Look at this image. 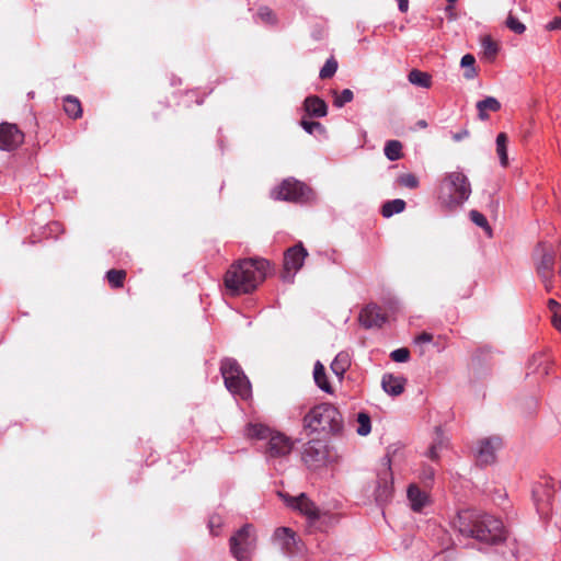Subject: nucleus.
<instances>
[{"mask_svg": "<svg viewBox=\"0 0 561 561\" xmlns=\"http://www.w3.org/2000/svg\"><path fill=\"white\" fill-rule=\"evenodd\" d=\"M350 366L348 356L346 354L340 353L335 356L333 362L331 363L332 371L337 376L342 377L343 374Z\"/></svg>", "mask_w": 561, "mask_h": 561, "instance_id": "cd10ccee", "label": "nucleus"}, {"mask_svg": "<svg viewBox=\"0 0 561 561\" xmlns=\"http://www.w3.org/2000/svg\"><path fill=\"white\" fill-rule=\"evenodd\" d=\"M24 140V134L18 128L15 124L1 123L0 124V149L13 150L18 148Z\"/></svg>", "mask_w": 561, "mask_h": 561, "instance_id": "ddd939ff", "label": "nucleus"}, {"mask_svg": "<svg viewBox=\"0 0 561 561\" xmlns=\"http://www.w3.org/2000/svg\"><path fill=\"white\" fill-rule=\"evenodd\" d=\"M313 379L317 386L327 393H332V387L328 381L324 366L318 360L313 367Z\"/></svg>", "mask_w": 561, "mask_h": 561, "instance_id": "4be33fe9", "label": "nucleus"}, {"mask_svg": "<svg viewBox=\"0 0 561 561\" xmlns=\"http://www.w3.org/2000/svg\"><path fill=\"white\" fill-rule=\"evenodd\" d=\"M49 227H50V230L53 231V230H55V229H58V228L60 227V224H59V222H51V224L49 225Z\"/></svg>", "mask_w": 561, "mask_h": 561, "instance_id": "603ef678", "label": "nucleus"}, {"mask_svg": "<svg viewBox=\"0 0 561 561\" xmlns=\"http://www.w3.org/2000/svg\"><path fill=\"white\" fill-rule=\"evenodd\" d=\"M435 476V470L432 467H425L422 472V480L423 481H432Z\"/></svg>", "mask_w": 561, "mask_h": 561, "instance_id": "a18cd8bd", "label": "nucleus"}, {"mask_svg": "<svg viewBox=\"0 0 561 561\" xmlns=\"http://www.w3.org/2000/svg\"><path fill=\"white\" fill-rule=\"evenodd\" d=\"M448 2V4H451L454 5L455 2H457L458 0H446Z\"/></svg>", "mask_w": 561, "mask_h": 561, "instance_id": "5fc2aeb1", "label": "nucleus"}, {"mask_svg": "<svg viewBox=\"0 0 561 561\" xmlns=\"http://www.w3.org/2000/svg\"><path fill=\"white\" fill-rule=\"evenodd\" d=\"M445 12H446V15H447L448 20L455 21L457 19L454 5L447 4V7L445 8Z\"/></svg>", "mask_w": 561, "mask_h": 561, "instance_id": "8fccbe9b", "label": "nucleus"}, {"mask_svg": "<svg viewBox=\"0 0 561 561\" xmlns=\"http://www.w3.org/2000/svg\"><path fill=\"white\" fill-rule=\"evenodd\" d=\"M405 382L407 380L402 376L385 374L381 379V387L388 394L397 397L403 392Z\"/></svg>", "mask_w": 561, "mask_h": 561, "instance_id": "f3484780", "label": "nucleus"}, {"mask_svg": "<svg viewBox=\"0 0 561 561\" xmlns=\"http://www.w3.org/2000/svg\"><path fill=\"white\" fill-rule=\"evenodd\" d=\"M433 340V335L427 333V332H423L421 333L420 335H417L415 337V343L416 344H424V343H430L432 342Z\"/></svg>", "mask_w": 561, "mask_h": 561, "instance_id": "de8ad7c7", "label": "nucleus"}, {"mask_svg": "<svg viewBox=\"0 0 561 561\" xmlns=\"http://www.w3.org/2000/svg\"><path fill=\"white\" fill-rule=\"evenodd\" d=\"M419 125H420L421 127H426V122L421 121V122L419 123Z\"/></svg>", "mask_w": 561, "mask_h": 561, "instance_id": "864d4df0", "label": "nucleus"}, {"mask_svg": "<svg viewBox=\"0 0 561 561\" xmlns=\"http://www.w3.org/2000/svg\"><path fill=\"white\" fill-rule=\"evenodd\" d=\"M285 503L293 510L300 512L310 520L319 518V510L316 504L309 500V497L301 493L298 496H283Z\"/></svg>", "mask_w": 561, "mask_h": 561, "instance_id": "4468645a", "label": "nucleus"}, {"mask_svg": "<svg viewBox=\"0 0 561 561\" xmlns=\"http://www.w3.org/2000/svg\"><path fill=\"white\" fill-rule=\"evenodd\" d=\"M220 518L219 517H210L208 526L210 528V531L214 536H217L219 531L217 530L220 527Z\"/></svg>", "mask_w": 561, "mask_h": 561, "instance_id": "c03bdc74", "label": "nucleus"}, {"mask_svg": "<svg viewBox=\"0 0 561 561\" xmlns=\"http://www.w3.org/2000/svg\"><path fill=\"white\" fill-rule=\"evenodd\" d=\"M500 108L501 103L493 96H486L477 103L478 116L481 121L489 118L488 112H497Z\"/></svg>", "mask_w": 561, "mask_h": 561, "instance_id": "412c9836", "label": "nucleus"}, {"mask_svg": "<svg viewBox=\"0 0 561 561\" xmlns=\"http://www.w3.org/2000/svg\"><path fill=\"white\" fill-rule=\"evenodd\" d=\"M506 144H507V136L504 133H500L496 137V152L500 158V162L503 167L507 164V150H506Z\"/></svg>", "mask_w": 561, "mask_h": 561, "instance_id": "7c9ffc66", "label": "nucleus"}, {"mask_svg": "<svg viewBox=\"0 0 561 561\" xmlns=\"http://www.w3.org/2000/svg\"><path fill=\"white\" fill-rule=\"evenodd\" d=\"M336 70H337V61L333 57H331L325 61L323 67L320 69L319 77L321 79H329L332 76H334Z\"/></svg>", "mask_w": 561, "mask_h": 561, "instance_id": "e433bc0d", "label": "nucleus"}, {"mask_svg": "<svg viewBox=\"0 0 561 561\" xmlns=\"http://www.w3.org/2000/svg\"><path fill=\"white\" fill-rule=\"evenodd\" d=\"M471 195V185L461 171L448 172L442 179L437 197L442 205L448 209L461 206Z\"/></svg>", "mask_w": 561, "mask_h": 561, "instance_id": "7ed1b4c3", "label": "nucleus"}, {"mask_svg": "<svg viewBox=\"0 0 561 561\" xmlns=\"http://www.w3.org/2000/svg\"><path fill=\"white\" fill-rule=\"evenodd\" d=\"M454 526L462 536L479 541L497 543L505 539V528L501 519L474 510L459 512Z\"/></svg>", "mask_w": 561, "mask_h": 561, "instance_id": "f257e3e1", "label": "nucleus"}, {"mask_svg": "<svg viewBox=\"0 0 561 561\" xmlns=\"http://www.w3.org/2000/svg\"><path fill=\"white\" fill-rule=\"evenodd\" d=\"M481 46L488 56L493 57L497 53V46L490 36H484L481 39Z\"/></svg>", "mask_w": 561, "mask_h": 561, "instance_id": "37998d69", "label": "nucleus"}, {"mask_svg": "<svg viewBox=\"0 0 561 561\" xmlns=\"http://www.w3.org/2000/svg\"><path fill=\"white\" fill-rule=\"evenodd\" d=\"M64 108L66 114L71 118H78L82 115V107L80 101L71 95L64 99Z\"/></svg>", "mask_w": 561, "mask_h": 561, "instance_id": "b1692460", "label": "nucleus"}, {"mask_svg": "<svg viewBox=\"0 0 561 561\" xmlns=\"http://www.w3.org/2000/svg\"><path fill=\"white\" fill-rule=\"evenodd\" d=\"M293 448L291 440L280 433H272L268 437L267 456L270 458L287 456Z\"/></svg>", "mask_w": 561, "mask_h": 561, "instance_id": "2eb2a0df", "label": "nucleus"}, {"mask_svg": "<svg viewBox=\"0 0 561 561\" xmlns=\"http://www.w3.org/2000/svg\"><path fill=\"white\" fill-rule=\"evenodd\" d=\"M547 482L540 483L536 485L533 490V497L537 507V511L539 513H542L545 510V506L548 505L551 501V491L547 486Z\"/></svg>", "mask_w": 561, "mask_h": 561, "instance_id": "aec40b11", "label": "nucleus"}, {"mask_svg": "<svg viewBox=\"0 0 561 561\" xmlns=\"http://www.w3.org/2000/svg\"><path fill=\"white\" fill-rule=\"evenodd\" d=\"M373 488V496L378 506L388 504L393 496V478L390 466V459L383 458L380 468L377 471Z\"/></svg>", "mask_w": 561, "mask_h": 561, "instance_id": "423d86ee", "label": "nucleus"}, {"mask_svg": "<svg viewBox=\"0 0 561 561\" xmlns=\"http://www.w3.org/2000/svg\"><path fill=\"white\" fill-rule=\"evenodd\" d=\"M272 432L261 423H249L245 427V435L250 438L268 439Z\"/></svg>", "mask_w": 561, "mask_h": 561, "instance_id": "5701e85b", "label": "nucleus"}, {"mask_svg": "<svg viewBox=\"0 0 561 561\" xmlns=\"http://www.w3.org/2000/svg\"><path fill=\"white\" fill-rule=\"evenodd\" d=\"M270 263L264 259H244L232 264L225 275V285L233 295L248 294L261 284Z\"/></svg>", "mask_w": 561, "mask_h": 561, "instance_id": "f03ea898", "label": "nucleus"}, {"mask_svg": "<svg viewBox=\"0 0 561 561\" xmlns=\"http://www.w3.org/2000/svg\"><path fill=\"white\" fill-rule=\"evenodd\" d=\"M474 64L476 58L471 54L463 55L460 60L461 67L465 68L463 77L468 80H471L477 76Z\"/></svg>", "mask_w": 561, "mask_h": 561, "instance_id": "c85d7f7f", "label": "nucleus"}, {"mask_svg": "<svg viewBox=\"0 0 561 561\" xmlns=\"http://www.w3.org/2000/svg\"><path fill=\"white\" fill-rule=\"evenodd\" d=\"M304 108L308 115L314 117H324L328 113L327 103L317 95L306 98Z\"/></svg>", "mask_w": 561, "mask_h": 561, "instance_id": "6ab92c4d", "label": "nucleus"}, {"mask_svg": "<svg viewBox=\"0 0 561 561\" xmlns=\"http://www.w3.org/2000/svg\"><path fill=\"white\" fill-rule=\"evenodd\" d=\"M255 20L267 25H274L277 21L275 13L267 7H262L257 10Z\"/></svg>", "mask_w": 561, "mask_h": 561, "instance_id": "473e14b6", "label": "nucleus"}, {"mask_svg": "<svg viewBox=\"0 0 561 561\" xmlns=\"http://www.w3.org/2000/svg\"><path fill=\"white\" fill-rule=\"evenodd\" d=\"M300 125L304 130L310 135L314 134L316 131L321 134L325 133L324 126L319 122L302 119Z\"/></svg>", "mask_w": 561, "mask_h": 561, "instance_id": "4c0bfd02", "label": "nucleus"}, {"mask_svg": "<svg viewBox=\"0 0 561 561\" xmlns=\"http://www.w3.org/2000/svg\"><path fill=\"white\" fill-rule=\"evenodd\" d=\"M560 9H561V3L559 4Z\"/></svg>", "mask_w": 561, "mask_h": 561, "instance_id": "6e6d98bb", "label": "nucleus"}, {"mask_svg": "<svg viewBox=\"0 0 561 561\" xmlns=\"http://www.w3.org/2000/svg\"><path fill=\"white\" fill-rule=\"evenodd\" d=\"M357 422H358V427L356 430L357 434L360 436L368 435L371 431V423H370L369 415L366 413H363V412L358 413Z\"/></svg>", "mask_w": 561, "mask_h": 561, "instance_id": "c9c22d12", "label": "nucleus"}, {"mask_svg": "<svg viewBox=\"0 0 561 561\" xmlns=\"http://www.w3.org/2000/svg\"><path fill=\"white\" fill-rule=\"evenodd\" d=\"M445 447V442L440 431L437 428V437L435 442L428 448L426 456L432 460H438L439 451Z\"/></svg>", "mask_w": 561, "mask_h": 561, "instance_id": "2f4dec72", "label": "nucleus"}, {"mask_svg": "<svg viewBox=\"0 0 561 561\" xmlns=\"http://www.w3.org/2000/svg\"><path fill=\"white\" fill-rule=\"evenodd\" d=\"M505 24L512 32L516 34H523L526 31L525 24L522 23L513 14H508Z\"/></svg>", "mask_w": 561, "mask_h": 561, "instance_id": "58836bf2", "label": "nucleus"}, {"mask_svg": "<svg viewBox=\"0 0 561 561\" xmlns=\"http://www.w3.org/2000/svg\"><path fill=\"white\" fill-rule=\"evenodd\" d=\"M385 156L390 161H397L402 156V144L399 140H388L383 148Z\"/></svg>", "mask_w": 561, "mask_h": 561, "instance_id": "bb28decb", "label": "nucleus"}, {"mask_svg": "<svg viewBox=\"0 0 561 561\" xmlns=\"http://www.w3.org/2000/svg\"><path fill=\"white\" fill-rule=\"evenodd\" d=\"M273 542L284 554L295 556L304 551L302 542L296 537V534L288 527L276 528L273 534Z\"/></svg>", "mask_w": 561, "mask_h": 561, "instance_id": "9d476101", "label": "nucleus"}, {"mask_svg": "<svg viewBox=\"0 0 561 561\" xmlns=\"http://www.w3.org/2000/svg\"><path fill=\"white\" fill-rule=\"evenodd\" d=\"M274 199L288 201L294 203H308L313 199V192L310 187L295 179H286L271 193Z\"/></svg>", "mask_w": 561, "mask_h": 561, "instance_id": "6e6552de", "label": "nucleus"}, {"mask_svg": "<svg viewBox=\"0 0 561 561\" xmlns=\"http://www.w3.org/2000/svg\"><path fill=\"white\" fill-rule=\"evenodd\" d=\"M308 252L302 243L295 244L286 250L284 254V273L283 279L288 283L294 282L297 272L302 267Z\"/></svg>", "mask_w": 561, "mask_h": 561, "instance_id": "1a4fd4ad", "label": "nucleus"}, {"mask_svg": "<svg viewBox=\"0 0 561 561\" xmlns=\"http://www.w3.org/2000/svg\"><path fill=\"white\" fill-rule=\"evenodd\" d=\"M546 28L548 31H557V30H561V16H557L554 18L552 21H550L547 25H546Z\"/></svg>", "mask_w": 561, "mask_h": 561, "instance_id": "49530a36", "label": "nucleus"}, {"mask_svg": "<svg viewBox=\"0 0 561 561\" xmlns=\"http://www.w3.org/2000/svg\"><path fill=\"white\" fill-rule=\"evenodd\" d=\"M540 257L537 262V273L547 291L554 286V255L550 250L540 249Z\"/></svg>", "mask_w": 561, "mask_h": 561, "instance_id": "9b49d317", "label": "nucleus"}, {"mask_svg": "<svg viewBox=\"0 0 561 561\" xmlns=\"http://www.w3.org/2000/svg\"><path fill=\"white\" fill-rule=\"evenodd\" d=\"M405 208V202L403 199L397 198L392 201H388L382 205L381 214L385 218H389L396 214H400Z\"/></svg>", "mask_w": 561, "mask_h": 561, "instance_id": "393cba45", "label": "nucleus"}, {"mask_svg": "<svg viewBox=\"0 0 561 561\" xmlns=\"http://www.w3.org/2000/svg\"><path fill=\"white\" fill-rule=\"evenodd\" d=\"M502 446V440L497 436L485 437L478 442L474 456L481 466L491 465L495 461V453Z\"/></svg>", "mask_w": 561, "mask_h": 561, "instance_id": "f8f14e48", "label": "nucleus"}, {"mask_svg": "<svg viewBox=\"0 0 561 561\" xmlns=\"http://www.w3.org/2000/svg\"><path fill=\"white\" fill-rule=\"evenodd\" d=\"M400 12L404 13L409 10V0H396Z\"/></svg>", "mask_w": 561, "mask_h": 561, "instance_id": "3c124183", "label": "nucleus"}, {"mask_svg": "<svg viewBox=\"0 0 561 561\" xmlns=\"http://www.w3.org/2000/svg\"><path fill=\"white\" fill-rule=\"evenodd\" d=\"M305 427L311 432L337 434L343 428V417L340 411L330 403L312 408L304 419Z\"/></svg>", "mask_w": 561, "mask_h": 561, "instance_id": "20e7f679", "label": "nucleus"}, {"mask_svg": "<svg viewBox=\"0 0 561 561\" xmlns=\"http://www.w3.org/2000/svg\"><path fill=\"white\" fill-rule=\"evenodd\" d=\"M398 183L409 188H416L419 186L417 178L412 173H404L398 178Z\"/></svg>", "mask_w": 561, "mask_h": 561, "instance_id": "a19ab883", "label": "nucleus"}, {"mask_svg": "<svg viewBox=\"0 0 561 561\" xmlns=\"http://www.w3.org/2000/svg\"><path fill=\"white\" fill-rule=\"evenodd\" d=\"M125 276H126V273L123 270H110L106 273V278H107L110 285L114 288H119L123 286Z\"/></svg>", "mask_w": 561, "mask_h": 561, "instance_id": "f704fd0d", "label": "nucleus"}, {"mask_svg": "<svg viewBox=\"0 0 561 561\" xmlns=\"http://www.w3.org/2000/svg\"><path fill=\"white\" fill-rule=\"evenodd\" d=\"M408 79L410 83L426 89L430 88L432 83L431 76L428 73L416 69L409 72Z\"/></svg>", "mask_w": 561, "mask_h": 561, "instance_id": "a878e982", "label": "nucleus"}, {"mask_svg": "<svg viewBox=\"0 0 561 561\" xmlns=\"http://www.w3.org/2000/svg\"><path fill=\"white\" fill-rule=\"evenodd\" d=\"M354 98L350 89H344L340 94H336L333 101L335 107H343L346 103L351 102Z\"/></svg>", "mask_w": 561, "mask_h": 561, "instance_id": "ea45409f", "label": "nucleus"}, {"mask_svg": "<svg viewBox=\"0 0 561 561\" xmlns=\"http://www.w3.org/2000/svg\"><path fill=\"white\" fill-rule=\"evenodd\" d=\"M256 537L254 527L250 524L242 526L230 538V551L238 561H250L255 549Z\"/></svg>", "mask_w": 561, "mask_h": 561, "instance_id": "0eeeda50", "label": "nucleus"}, {"mask_svg": "<svg viewBox=\"0 0 561 561\" xmlns=\"http://www.w3.org/2000/svg\"><path fill=\"white\" fill-rule=\"evenodd\" d=\"M469 136V131L468 129H461L460 131L458 133H455L453 134V139L454 141L458 142V141H461L462 139L467 138Z\"/></svg>", "mask_w": 561, "mask_h": 561, "instance_id": "09e8293b", "label": "nucleus"}, {"mask_svg": "<svg viewBox=\"0 0 561 561\" xmlns=\"http://www.w3.org/2000/svg\"><path fill=\"white\" fill-rule=\"evenodd\" d=\"M220 373L227 390L232 396L239 397L242 400H247L251 397V383L236 359H222Z\"/></svg>", "mask_w": 561, "mask_h": 561, "instance_id": "39448f33", "label": "nucleus"}, {"mask_svg": "<svg viewBox=\"0 0 561 561\" xmlns=\"http://www.w3.org/2000/svg\"><path fill=\"white\" fill-rule=\"evenodd\" d=\"M359 322L366 329L380 328L386 322V317L376 305H368L359 313Z\"/></svg>", "mask_w": 561, "mask_h": 561, "instance_id": "dca6fc26", "label": "nucleus"}, {"mask_svg": "<svg viewBox=\"0 0 561 561\" xmlns=\"http://www.w3.org/2000/svg\"><path fill=\"white\" fill-rule=\"evenodd\" d=\"M548 308L551 312V321L553 327L561 332V305L556 299L548 300Z\"/></svg>", "mask_w": 561, "mask_h": 561, "instance_id": "c756f323", "label": "nucleus"}, {"mask_svg": "<svg viewBox=\"0 0 561 561\" xmlns=\"http://www.w3.org/2000/svg\"><path fill=\"white\" fill-rule=\"evenodd\" d=\"M390 358L396 363H405L410 358V352L405 347L397 348L390 353Z\"/></svg>", "mask_w": 561, "mask_h": 561, "instance_id": "79ce46f5", "label": "nucleus"}, {"mask_svg": "<svg viewBox=\"0 0 561 561\" xmlns=\"http://www.w3.org/2000/svg\"><path fill=\"white\" fill-rule=\"evenodd\" d=\"M408 500L414 512H421L428 504V495L417 485L411 484L408 488Z\"/></svg>", "mask_w": 561, "mask_h": 561, "instance_id": "a211bd4d", "label": "nucleus"}, {"mask_svg": "<svg viewBox=\"0 0 561 561\" xmlns=\"http://www.w3.org/2000/svg\"><path fill=\"white\" fill-rule=\"evenodd\" d=\"M469 216L473 224L482 228L489 236H492V229L483 214L478 210H471Z\"/></svg>", "mask_w": 561, "mask_h": 561, "instance_id": "72a5a7b5", "label": "nucleus"}]
</instances>
